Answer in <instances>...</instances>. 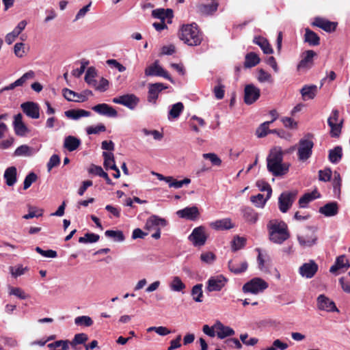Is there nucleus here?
<instances>
[{"label": "nucleus", "instance_id": "nucleus-52", "mask_svg": "<svg viewBox=\"0 0 350 350\" xmlns=\"http://www.w3.org/2000/svg\"><path fill=\"white\" fill-rule=\"evenodd\" d=\"M256 186L259 188V189L261 191H267V198H269L271 197L272 193V189L270 185L267 182L263 180H259L256 182Z\"/></svg>", "mask_w": 350, "mask_h": 350}, {"label": "nucleus", "instance_id": "nucleus-44", "mask_svg": "<svg viewBox=\"0 0 350 350\" xmlns=\"http://www.w3.org/2000/svg\"><path fill=\"white\" fill-rule=\"evenodd\" d=\"M191 295L193 299L196 302H202L203 297L202 284H198L193 286L191 289Z\"/></svg>", "mask_w": 350, "mask_h": 350}, {"label": "nucleus", "instance_id": "nucleus-54", "mask_svg": "<svg viewBox=\"0 0 350 350\" xmlns=\"http://www.w3.org/2000/svg\"><path fill=\"white\" fill-rule=\"evenodd\" d=\"M38 179V176L34 172L29 173L25 178L23 182V189L25 190L29 188L32 183H35Z\"/></svg>", "mask_w": 350, "mask_h": 350}, {"label": "nucleus", "instance_id": "nucleus-56", "mask_svg": "<svg viewBox=\"0 0 350 350\" xmlns=\"http://www.w3.org/2000/svg\"><path fill=\"white\" fill-rule=\"evenodd\" d=\"M288 347L287 343L281 341L280 339H276L273 342L272 346L266 348L265 350H285Z\"/></svg>", "mask_w": 350, "mask_h": 350}, {"label": "nucleus", "instance_id": "nucleus-15", "mask_svg": "<svg viewBox=\"0 0 350 350\" xmlns=\"http://www.w3.org/2000/svg\"><path fill=\"white\" fill-rule=\"evenodd\" d=\"M21 107L28 117L33 119H38L40 117V107L38 103L27 101L21 104Z\"/></svg>", "mask_w": 350, "mask_h": 350}, {"label": "nucleus", "instance_id": "nucleus-55", "mask_svg": "<svg viewBox=\"0 0 350 350\" xmlns=\"http://www.w3.org/2000/svg\"><path fill=\"white\" fill-rule=\"evenodd\" d=\"M270 122H265L261 124L256 130V135L258 137H264L269 133Z\"/></svg>", "mask_w": 350, "mask_h": 350}, {"label": "nucleus", "instance_id": "nucleus-48", "mask_svg": "<svg viewBox=\"0 0 350 350\" xmlns=\"http://www.w3.org/2000/svg\"><path fill=\"white\" fill-rule=\"evenodd\" d=\"M100 239L98 234L94 233H86L84 237H79V242L81 243H96Z\"/></svg>", "mask_w": 350, "mask_h": 350}, {"label": "nucleus", "instance_id": "nucleus-8", "mask_svg": "<svg viewBox=\"0 0 350 350\" xmlns=\"http://www.w3.org/2000/svg\"><path fill=\"white\" fill-rule=\"evenodd\" d=\"M144 73L146 76L163 77V78L169 80L171 83H174L173 79L170 77L168 72L159 64L158 60H156L152 64L147 67L145 69Z\"/></svg>", "mask_w": 350, "mask_h": 350}, {"label": "nucleus", "instance_id": "nucleus-1", "mask_svg": "<svg viewBox=\"0 0 350 350\" xmlns=\"http://www.w3.org/2000/svg\"><path fill=\"white\" fill-rule=\"evenodd\" d=\"M283 152L280 149L274 148L267 158L268 171L274 176H282L288 172L289 165L282 163Z\"/></svg>", "mask_w": 350, "mask_h": 350}, {"label": "nucleus", "instance_id": "nucleus-50", "mask_svg": "<svg viewBox=\"0 0 350 350\" xmlns=\"http://www.w3.org/2000/svg\"><path fill=\"white\" fill-rule=\"evenodd\" d=\"M267 199H267H265L264 196L261 193H258L256 196H252L250 197L251 202L258 208L264 207Z\"/></svg>", "mask_w": 350, "mask_h": 350}, {"label": "nucleus", "instance_id": "nucleus-26", "mask_svg": "<svg viewBox=\"0 0 350 350\" xmlns=\"http://www.w3.org/2000/svg\"><path fill=\"white\" fill-rule=\"evenodd\" d=\"M210 226L216 230H226L233 228L234 225L232 223V220L230 218H224L211 222Z\"/></svg>", "mask_w": 350, "mask_h": 350}, {"label": "nucleus", "instance_id": "nucleus-5", "mask_svg": "<svg viewBox=\"0 0 350 350\" xmlns=\"http://www.w3.org/2000/svg\"><path fill=\"white\" fill-rule=\"evenodd\" d=\"M268 287L267 283L260 278H255L245 283L243 286L244 293L257 294Z\"/></svg>", "mask_w": 350, "mask_h": 350}, {"label": "nucleus", "instance_id": "nucleus-16", "mask_svg": "<svg viewBox=\"0 0 350 350\" xmlns=\"http://www.w3.org/2000/svg\"><path fill=\"white\" fill-rule=\"evenodd\" d=\"M318 265L312 260L304 263L299 269V274L306 278H312L317 272Z\"/></svg>", "mask_w": 350, "mask_h": 350}, {"label": "nucleus", "instance_id": "nucleus-34", "mask_svg": "<svg viewBox=\"0 0 350 350\" xmlns=\"http://www.w3.org/2000/svg\"><path fill=\"white\" fill-rule=\"evenodd\" d=\"M81 145V140L74 136L69 135L64 139V147L70 152L77 150Z\"/></svg>", "mask_w": 350, "mask_h": 350}, {"label": "nucleus", "instance_id": "nucleus-63", "mask_svg": "<svg viewBox=\"0 0 350 350\" xmlns=\"http://www.w3.org/2000/svg\"><path fill=\"white\" fill-rule=\"evenodd\" d=\"M14 129L16 135L18 136H24L28 131L27 127L23 123L14 124Z\"/></svg>", "mask_w": 350, "mask_h": 350}, {"label": "nucleus", "instance_id": "nucleus-17", "mask_svg": "<svg viewBox=\"0 0 350 350\" xmlns=\"http://www.w3.org/2000/svg\"><path fill=\"white\" fill-rule=\"evenodd\" d=\"M176 215L183 219H186L190 221L196 220L199 216L200 213L197 206H188L183 209L178 210L176 212Z\"/></svg>", "mask_w": 350, "mask_h": 350}, {"label": "nucleus", "instance_id": "nucleus-27", "mask_svg": "<svg viewBox=\"0 0 350 350\" xmlns=\"http://www.w3.org/2000/svg\"><path fill=\"white\" fill-rule=\"evenodd\" d=\"M64 97L68 101L73 102H85L87 100L86 96L77 93L66 88L62 90Z\"/></svg>", "mask_w": 350, "mask_h": 350}, {"label": "nucleus", "instance_id": "nucleus-12", "mask_svg": "<svg viewBox=\"0 0 350 350\" xmlns=\"http://www.w3.org/2000/svg\"><path fill=\"white\" fill-rule=\"evenodd\" d=\"M228 279L223 275L211 277L207 281L206 290L208 292L219 291L226 284Z\"/></svg>", "mask_w": 350, "mask_h": 350}, {"label": "nucleus", "instance_id": "nucleus-33", "mask_svg": "<svg viewBox=\"0 0 350 350\" xmlns=\"http://www.w3.org/2000/svg\"><path fill=\"white\" fill-rule=\"evenodd\" d=\"M318 92V88L316 85H304L300 90V93L304 100L313 99Z\"/></svg>", "mask_w": 350, "mask_h": 350}, {"label": "nucleus", "instance_id": "nucleus-37", "mask_svg": "<svg viewBox=\"0 0 350 350\" xmlns=\"http://www.w3.org/2000/svg\"><path fill=\"white\" fill-rule=\"evenodd\" d=\"M91 115L89 111L85 109H70L65 111V116L70 119L77 120L81 117H88Z\"/></svg>", "mask_w": 350, "mask_h": 350}, {"label": "nucleus", "instance_id": "nucleus-10", "mask_svg": "<svg viewBox=\"0 0 350 350\" xmlns=\"http://www.w3.org/2000/svg\"><path fill=\"white\" fill-rule=\"evenodd\" d=\"M297 240L301 246L311 247L317 243V237L312 228H308L297 236Z\"/></svg>", "mask_w": 350, "mask_h": 350}, {"label": "nucleus", "instance_id": "nucleus-7", "mask_svg": "<svg viewBox=\"0 0 350 350\" xmlns=\"http://www.w3.org/2000/svg\"><path fill=\"white\" fill-rule=\"evenodd\" d=\"M112 101L113 103L122 105L133 110L138 105L139 98L133 94H126L113 98Z\"/></svg>", "mask_w": 350, "mask_h": 350}, {"label": "nucleus", "instance_id": "nucleus-42", "mask_svg": "<svg viewBox=\"0 0 350 350\" xmlns=\"http://www.w3.org/2000/svg\"><path fill=\"white\" fill-rule=\"evenodd\" d=\"M183 109L184 105L180 102L173 105L169 111L168 118L170 120L171 118L175 119L178 118Z\"/></svg>", "mask_w": 350, "mask_h": 350}, {"label": "nucleus", "instance_id": "nucleus-41", "mask_svg": "<svg viewBox=\"0 0 350 350\" xmlns=\"http://www.w3.org/2000/svg\"><path fill=\"white\" fill-rule=\"evenodd\" d=\"M96 70L94 67H89L86 71L85 75V81L90 85L92 87H96V85L97 84V81L95 79V77H96Z\"/></svg>", "mask_w": 350, "mask_h": 350}, {"label": "nucleus", "instance_id": "nucleus-30", "mask_svg": "<svg viewBox=\"0 0 350 350\" xmlns=\"http://www.w3.org/2000/svg\"><path fill=\"white\" fill-rule=\"evenodd\" d=\"M17 170L14 166L8 167L3 174L5 183L8 186H13L17 181Z\"/></svg>", "mask_w": 350, "mask_h": 350}, {"label": "nucleus", "instance_id": "nucleus-45", "mask_svg": "<svg viewBox=\"0 0 350 350\" xmlns=\"http://www.w3.org/2000/svg\"><path fill=\"white\" fill-rule=\"evenodd\" d=\"M343 120H341L338 123H332L329 121V126L330 127V135L332 137H338L341 133L342 128Z\"/></svg>", "mask_w": 350, "mask_h": 350}, {"label": "nucleus", "instance_id": "nucleus-51", "mask_svg": "<svg viewBox=\"0 0 350 350\" xmlns=\"http://www.w3.org/2000/svg\"><path fill=\"white\" fill-rule=\"evenodd\" d=\"M105 234L107 237L114 238L118 241H123L124 240V235L120 230H106Z\"/></svg>", "mask_w": 350, "mask_h": 350}, {"label": "nucleus", "instance_id": "nucleus-14", "mask_svg": "<svg viewBox=\"0 0 350 350\" xmlns=\"http://www.w3.org/2000/svg\"><path fill=\"white\" fill-rule=\"evenodd\" d=\"M207 237L205 234L204 228L202 226L195 228L191 234L189 236V239L195 246H202L206 243Z\"/></svg>", "mask_w": 350, "mask_h": 350}, {"label": "nucleus", "instance_id": "nucleus-43", "mask_svg": "<svg viewBox=\"0 0 350 350\" xmlns=\"http://www.w3.org/2000/svg\"><path fill=\"white\" fill-rule=\"evenodd\" d=\"M88 340V336L86 334L80 333L75 335L74 338L71 342H69L72 348L75 350H78L77 348V345L85 344V342Z\"/></svg>", "mask_w": 350, "mask_h": 350}, {"label": "nucleus", "instance_id": "nucleus-18", "mask_svg": "<svg viewBox=\"0 0 350 350\" xmlns=\"http://www.w3.org/2000/svg\"><path fill=\"white\" fill-rule=\"evenodd\" d=\"M318 308L327 312H338L335 303L324 295H320L317 298Z\"/></svg>", "mask_w": 350, "mask_h": 350}, {"label": "nucleus", "instance_id": "nucleus-3", "mask_svg": "<svg viewBox=\"0 0 350 350\" xmlns=\"http://www.w3.org/2000/svg\"><path fill=\"white\" fill-rule=\"evenodd\" d=\"M178 36L185 44L191 46H198L202 41V34L195 23L183 25Z\"/></svg>", "mask_w": 350, "mask_h": 350}, {"label": "nucleus", "instance_id": "nucleus-24", "mask_svg": "<svg viewBox=\"0 0 350 350\" xmlns=\"http://www.w3.org/2000/svg\"><path fill=\"white\" fill-rule=\"evenodd\" d=\"M35 76L33 71L29 70L27 72L25 73L21 78L15 81L14 83H10L9 85H7L3 88L0 90V93L3 92L4 91L12 90H14L16 87L23 85L25 81L29 79H32Z\"/></svg>", "mask_w": 350, "mask_h": 350}, {"label": "nucleus", "instance_id": "nucleus-40", "mask_svg": "<svg viewBox=\"0 0 350 350\" xmlns=\"http://www.w3.org/2000/svg\"><path fill=\"white\" fill-rule=\"evenodd\" d=\"M260 58L257 54L250 52L246 54L245 57L244 66L245 68H252L260 62Z\"/></svg>", "mask_w": 350, "mask_h": 350}, {"label": "nucleus", "instance_id": "nucleus-22", "mask_svg": "<svg viewBox=\"0 0 350 350\" xmlns=\"http://www.w3.org/2000/svg\"><path fill=\"white\" fill-rule=\"evenodd\" d=\"M167 222L165 219L152 215L147 219L144 228L148 230H151L159 228V226L165 227L167 226Z\"/></svg>", "mask_w": 350, "mask_h": 350}, {"label": "nucleus", "instance_id": "nucleus-4", "mask_svg": "<svg viewBox=\"0 0 350 350\" xmlns=\"http://www.w3.org/2000/svg\"><path fill=\"white\" fill-rule=\"evenodd\" d=\"M313 135L308 133L305 137L301 138L298 143L297 156L299 161L308 160L312 154L314 142L312 140Z\"/></svg>", "mask_w": 350, "mask_h": 350}, {"label": "nucleus", "instance_id": "nucleus-31", "mask_svg": "<svg viewBox=\"0 0 350 350\" xmlns=\"http://www.w3.org/2000/svg\"><path fill=\"white\" fill-rule=\"evenodd\" d=\"M319 213L326 217L336 215L338 213V204L336 202H329L319 208Z\"/></svg>", "mask_w": 350, "mask_h": 350}, {"label": "nucleus", "instance_id": "nucleus-28", "mask_svg": "<svg viewBox=\"0 0 350 350\" xmlns=\"http://www.w3.org/2000/svg\"><path fill=\"white\" fill-rule=\"evenodd\" d=\"M243 217L246 222L250 224H255L258 219V213L256 212L252 207L245 206L241 208Z\"/></svg>", "mask_w": 350, "mask_h": 350}, {"label": "nucleus", "instance_id": "nucleus-21", "mask_svg": "<svg viewBox=\"0 0 350 350\" xmlns=\"http://www.w3.org/2000/svg\"><path fill=\"white\" fill-rule=\"evenodd\" d=\"M167 86L165 85L162 83H155L153 84H150L148 87V101L150 103H155L159 94L165 89H167Z\"/></svg>", "mask_w": 350, "mask_h": 350}, {"label": "nucleus", "instance_id": "nucleus-57", "mask_svg": "<svg viewBox=\"0 0 350 350\" xmlns=\"http://www.w3.org/2000/svg\"><path fill=\"white\" fill-rule=\"evenodd\" d=\"M202 156L204 159H208L213 165L219 166L221 164V160L215 153H205Z\"/></svg>", "mask_w": 350, "mask_h": 350}, {"label": "nucleus", "instance_id": "nucleus-32", "mask_svg": "<svg viewBox=\"0 0 350 350\" xmlns=\"http://www.w3.org/2000/svg\"><path fill=\"white\" fill-rule=\"evenodd\" d=\"M304 42H307L310 46H318L320 44V37L310 29L306 28Z\"/></svg>", "mask_w": 350, "mask_h": 350}, {"label": "nucleus", "instance_id": "nucleus-23", "mask_svg": "<svg viewBox=\"0 0 350 350\" xmlns=\"http://www.w3.org/2000/svg\"><path fill=\"white\" fill-rule=\"evenodd\" d=\"M152 16L155 18L160 19L162 21H165L167 19V23H171L172 19L174 17V12L172 9L167 8H159L152 11Z\"/></svg>", "mask_w": 350, "mask_h": 350}, {"label": "nucleus", "instance_id": "nucleus-46", "mask_svg": "<svg viewBox=\"0 0 350 350\" xmlns=\"http://www.w3.org/2000/svg\"><path fill=\"white\" fill-rule=\"evenodd\" d=\"M170 287L174 291L180 292L184 290L186 286L178 276H174L170 284Z\"/></svg>", "mask_w": 350, "mask_h": 350}, {"label": "nucleus", "instance_id": "nucleus-53", "mask_svg": "<svg viewBox=\"0 0 350 350\" xmlns=\"http://www.w3.org/2000/svg\"><path fill=\"white\" fill-rule=\"evenodd\" d=\"M15 156H30L31 154V148L27 145H21L14 151Z\"/></svg>", "mask_w": 350, "mask_h": 350}, {"label": "nucleus", "instance_id": "nucleus-61", "mask_svg": "<svg viewBox=\"0 0 350 350\" xmlns=\"http://www.w3.org/2000/svg\"><path fill=\"white\" fill-rule=\"evenodd\" d=\"M10 294L15 295L21 299H26L29 297L23 290L18 287L12 288L10 289Z\"/></svg>", "mask_w": 350, "mask_h": 350}, {"label": "nucleus", "instance_id": "nucleus-20", "mask_svg": "<svg viewBox=\"0 0 350 350\" xmlns=\"http://www.w3.org/2000/svg\"><path fill=\"white\" fill-rule=\"evenodd\" d=\"M349 268V260L347 258L346 256L343 254L336 258L335 263L330 267L329 271L332 273L337 274L338 271L342 269V271H345Z\"/></svg>", "mask_w": 350, "mask_h": 350}, {"label": "nucleus", "instance_id": "nucleus-64", "mask_svg": "<svg viewBox=\"0 0 350 350\" xmlns=\"http://www.w3.org/2000/svg\"><path fill=\"white\" fill-rule=\"evenodd\" d=\"M59 163V157L57 154H53L47 163L48 171L50 172L52 170V168L58 166Z\"/></svg>", "mask_w": 350, "mask_h": 350}, {"label": "nucleus", "instance_id": "nucleus-29", "mask_svg": "<svg viewBox=\"0 0 350 350\" xmlns=\"http://www.w3.org/2000/svg\"><path fill=\"white\" fill-rule=\"evenodd\" d=\"M248 267V264L246 261H243L240 263L234 260H230L228 262L229 270L234 274H241L245 272Z\"/></svg>", "mask_w": 350, "mask_h": 350}, {"label": "nucleus", "instance_id": "nucleus-19", "mask_svg": "<svg viewBox=\"0 0 350 350\" xmlns=\"http://www.w3.org/2000/svg\"><path fill=\"white\" fill-rule=\"evenodd\" d=\"M92 109L93 111L102 116L109 118H116L118 116L117 111L113 107L106 103L98 104Z\"/></svg>", "mask_w": 350, "mask_h": 350}, {"label": "nucleus", "instance_id": "nucleus-59", "mask_svg": "<svg viewBox=\"0 0 350 350\" xmlns=\"http://www.w3.org/2000/svg\"><path fill=\"white\" fill-rule=\"evenodd\" d=\"M106 127L103 124H99L96 126H91L86 129V132L88 135L98 134L100 132H105Z\"/></svg>", "mask_w": 350, "mask_h": 350}, {"label": "nucleus", "instance_id": "nucleus-62", "mask_svg": "<svg viewBox=\"0 0 350 350\" xmlns=\"http://www.w3.org/2000/svg\"><path fill=\"white\" fill-rule=\"evenodd\" d=\"M332 176V170L330 168H326L324 170L319 171V179L321 181H329Z\"/></svg>", "mask_w": 350, "mask_h": 350}, {"label": "nucleus", "instance_id": "nucleus-49", "mask_svg": "<svg viewBox=\"0 0 350 350\" xmlns=\"http://www.w3.org/2000/svg\"><path fill=\"white\" fill-rule=\"evenodd\" d=\"M75 323L77 325L90 327L93 325L94 322L92 319L88 316H80L75 318Z\"/></svg>", "mask_w": 350, "mask_h": 350}, {"label": "nucleus", "instance_id": "nucleus-25", "mask_svg": "<svg viewBox=\"0 0 350 350\" xmlns=\"http://www.w3.org/2000/svg\"><path fill=\"white\" fill-rule=\"evenodd\" d=\"M215 327L217 332V336L220 339H224L228 336H231L234 334V331L233 329L228 326H225L219 321L215 323Z\"/></svg>", "mask_w": 350, "mask_h": 350}, {"label": "nucleus", "instance_id": "nucleus-58", "mask_svg": "<svg viewBox=\"0 0 350 350\" xmlns=\"http://www.w3.org/2000/svg\"><path fill=\"white\" fill-rule=\"evenodd\" d=\"M342 185V179L340 174L335 171L334 172V177L333 179V187L334 193H340V188Z\"/></svg>", "mask_w": 350, "mask_h": 350}, {"label": "nucleus", "instance_id": "nucleus-6", "mask_svg": "<svg viewBox=\"0 0 350 350\" xmlns=\"http://www.w3.org/2000/svg\"><path fill=\"white\" fill-rule=\"evenodd\" d=\"M297 196L296 192H283L278 198V207L282 213H286L294 201Z\"/></svg>", "mask_w": 350, "mask_h": 350}, {"label": "nucleus", "instance_id": "nucleus-13", "mask_svg": "<svg viewBox=\"0 0 350 350\" xmlns=\"http://www.w3.org/2000/svg\"><path fill=\"white\" fill-rule=\"evenodd\" d=\"M311 25L313 27L321 28L327 33H332L336 31L338 26V23L332 22L325 18L317 16L314 18V21Z\"/></svg>", "mask_w": 350, "mask_h": 350}, {"label": "nucleus", "instance_id": "nucleus-39", "mask_svg": "<svg viewBox=\"0 0 350 350\" xmlns=\"http://www.w3.org/2000/svg\"><path fill=\"white\" fill-rule=\"evenodd\" d=\"M219 6L217 2H212L210 4H200L198 5L199 12L204 15H211L215 12Z\"/></svg>", "mask_w": 350, "mask_h": 350}, {"label": "nucleus", "instance_id": "nucleus-38", "mask_svg": "<svg viewBox=\"0 0 350 350\" xmlns=\"http://www.w3.org/2000/svg\"><path fill=\"white\" fill-rule=\"evenodd\" d=\"M342 148L340 146L334 147L329 150L328 159L332 163H338L342 157Z\"/></svg>", "mask_w": 350, "mask_h": 350}, {"label": "nucleus", "instance_id": "nucleus-47", "mask_svg": "<svg viewBox=\"0 0 350 350\" xmlns=\"http://www.w3.org/2000/svg\"><path fill=\"white\" fill-rule=\"evenodd\" d=\"M246 243V239L239 236L234 237L231 242L232 250L236 252L244 247Z\"/></svg>", "mask_w": 350, "mask_h": 350}, {"label": "nucleus", "instance_id": "nucleus-9", "mask_svg": "<svg viewBox=\"0 0 350 350\" xmlns=\"http://www.w3.org/2000/svg\"><path fill=\"white\" fill-rule=\"evenodd\" d=\"M316 55L317 53L312 50L306 51L302 55L301 60L297 64V71L306 72L311 68L314 64L313 58Z\"/></svg>", "mask_w": 350, "mask_h": 350}, {"label": "nucleus", "instance_id": "nucleus-2", "mask_svg": "<svg viewBox=\"0 0 350 350\" xmlns=\"http://www.w3.org/2000/svg\"><path fill=\"white\" fill-rule=\"evenodd\" d=\"M267 229L269 239L274 243L282 244L290 237L287 224L283 221H269Z\"/></svg>", "mask_w": 350, "mask_h": 350}, {"label": "nucleus", "instance_id": "nucleus-60", "mask_svg": "<svg viewBox=\"0 0 350 350\" xmlns=\"http://www.w3.org/2000/svg\"><path fill=\"white\" fill-rule=\"evenodd\" d=\"M35 250L42 255V256L46 258H56L57 256V253L56 251L53 250H44L40 247H36Z\"/></svg>", "mask_w": 350, "mask_h": 350}, {"label": "nucleus", "instance_id": "nucleus-36", "mask_svg": "<svg viewBox=\"0 0 350 350\" xmlns=\"http://www.w3.org/2000/svg\"><path fill=\"white\" fill-rule=\"evenodd\" d=\"M253 42L254 44L258 45L261 49L262 50L263 53L265 54H271L273 53V51L271 48V45L269 44L268 40L262 36H257L255 37L253 40Z\"/></svg>", "mask_w": 350, "mask_h": 350}, {"label": "nucleus", "instance_id": "nucleus-35", "mask_svg": "<svg viewBox=\"0 0 350 350\" xmlns=\"http://www.w3.org/2000/svg\"><path fill=\"white\" fill-rule=\"evenodd\" d=\"M320 197V193L318 192L317 189L314 190L310 193H305L302 197H301L299 200V205L301 208L306 207L307 204L312 202V200L319 198Z\"/></svg>", "mask_w": 350, "mask_h": 350}, {"label": "nucleus", "instance_id": "nucleus-11", "mask_svg": "<svg viewBox=\"0 0 350 350\" xmlns=\"http://www.w3.org/2000/svg\"><path fill=\"white\" fill-rule=\"evenodd\" d=\"M260 96V90L253 84L246 85L244 88V102L247 105L255 103Z\"/></svg>", "mask_w": 350, "mask_h": 350}]
</instances>
